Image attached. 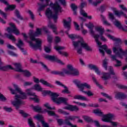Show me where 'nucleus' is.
I'll list each match as a JSON object with an SVG mask.
<instances>
[{
	"instance_id": "obj_17",
	"label": "nucleus",
	"mask_w": 127,
	"mask_h": 127,
	"mask_svg": "<svg viewBox=\"0 0 127 127\" xmlns=\"http://www.w3.org/2000/svg\"><path fill=\"white\" fill-rule=\"evenodd\" d=\"M55 49H56V50H57V51H59V54H61V55H64V56H65V57H68V53L67 52H61L59 51L65 49V47L56 46L55 47Z\"/></svg>"
},
{
	"instance_id": "obj_56",
	"label": "nucleus",
	"mask_w": 127,
	"mask_h": 127,
	"mask_svg": "<svg viewBox=\"0 0 127 127\" xmlns=\"http://www.w3.org/2000/svg\"><path fill=\"white\" fill-rule=\"evenodd\" d=\"M58 112L60 113V114H63V115H64L65 116H68V115H69V113L68 112H66V111H64L62 109H59L58 110Z\"/></svg>"
},
{
	"instance_id": "obj_58",
	"label": "nucleus",
	"mask_w": 127,
	"mask_h": 127,
	"mask_svg": "<svg viewBox=\"0 0 127 127\" xmlns=\"http://www.w3.org/2000/svg\"><path fill=\"white\" fill-rule=\"evenodd\" d=\"M66 125L70 127H77V125L72 124V123H71V122H69L68 120H66Z\"/></svg>"
},
{
	"instance_id": "obj_5",
	"label": "nucleus",
	"mask_w": 127,
	"mask_h": 127,
	"mask_svg": "<svg viewBox=\"0 0 127 127\" xmlns=\"http://www.w3.org/2000/svg\"><path fill=\"white\" fill-rule=\"evenodd\" d=\"M41 92H42L43 96H46V95H50V96H52V100L53 102L58 104V105L61 104V103H65L66 101H67V99L63 97L57 98L58 97H59V95L56 93L52 92L51 91L43 90V89H42Z\"/></svg>"
},
{
	"instance_id": "obj_52",
	"label": "nucleus",
	"mask_w": 127,
	"mask_h": 127,
	"mask_svg": "<svg viewBox=\"0 0 127 127\" xmlns=\"http://www.w3.org/2000/svg\"><path fill=\"white\" fill-rule=\"evenodd\" d=\"M73 103H74L75 104H76V105H78V106H81L83 108H86V107H87V104L85 103H82L79 102H75V101H74Z\"/></svg>"
},
{
	"instance_id": "obj_27",
	"label": "nucleus",
	"mask_w": 127,
	"mask_h": 127,
	"mask_svg": "<svg viewBox=\"0 0 127 127\" xmlns=\"http://www.w3.org/2000/svg\"><path fill=\"white\" fill-rule=\"evenodd\" d=\"M13 65L15 67V71L17 72H22V69H21V64L20 63H13Z\"/></svg>"
},
{
	"instance_id": "obj_62",
	"label": "nucleus",
	"mask_w": 127,
	"mask_h": 127,
	"mask_svg": "<svg viewBox=\"0 0 127 127\" xmlns=\"http://www.w3.org/2000/svg\"><path fill=\"white\" fill-rule=\"evenodd\" d=\"M28 13H29L31 19H32V20H33V19H34V14H33V13L32 12V11H31V10H29Z\"/></svg>"
},
{
	"instance_id": "obj_35",
	"label": "nucleus",
	"mask_w": 127,
	"mask_h": 127,
	"mask_svg": "<svg viewBox=\"0 0 127 127\" xmlns=\"http://www.w3.org/2000/svg\"><path fill=\"white\" fill-rule=\"evenodd\" d=\"M101 17L104 24H105V25H108V26L111 25V24L109 23V22H108L107 20H106V17H105L104 15H101Z\"/></svg>"
},
{
	"instance_id": "obj_39",
	"label": "nucleus",
	"mask_w": 127,
	"mask_h": 127,
	"mask_svg": "<svg viewBox=\"0 0 127 127\" xmlns=\"http://www.w3.org/2000/svg\"><path fill=\"white\" fill-rule=\"evenodd\" d=\"M28 123L29 124V126H30V127H35V124L33 123V120H32V119L29 118L28 119Z\"/></svg>"
},
{
	"instance_id": "obj_2",
	"label": "nucleus",
	"mask_w": 127,
	"mask_h": 127,
	"mask_svg": "<svg viewBox=\"0 0 127 127\" xmlns=\"http://www.w3.org/2000/svg\"><path fill=\"white\" fill-rule=\"evenodd\" d=\"M13 87L14 89H12L10 87H8V89L10 91L11 94H15V100L11 101V103L15 107L16 110H18L21 105H24V102L22 101L21 99H26V94L22 92L21 89L16 84L13 83Z\"/></svg>"
},
{
	"instance_id": "obj_3",
	"label": "nucleus",
	"mask_w": 127,
	"mask_h": 127,
	"mask_svg": "<svg viewBox=\"0 0 127 127\" xmlns=\"http://www.w3.org/2000/svg\"><path fill=\"white\" fill-rule=\"evenodd\" d=\"M113 53H115V55H112L111 58L113 61L116 62V64L114 65L115 67H121L122 65V62L117 59V57L123 58V56L126 54V52H124L121 48V45L118 43H116L115 47H113Z\"/></svg>"
},
{
	"instance_id": "obj_64",
	"label": "nucleus",
	"mask_w": 127,
	"mask_h": 127,
	"mask_svg": "<svg viewBox=\"0 0 127 127\" xmlns=\"http://www.w3.org/2000/svg\"><path fill=\"white\" fill-rule=\"evenodd\" d=\"M8 54L9 55H11V56H17V54H15L14 52L11 51H8Z\"/></svg>"
},
{
	"instance_id": "obj_44",
	"label": "nucleus",
	"mask_w": 127,
	"mask_h": 127,
	"mask_svg": "<svg viewBox=\"0 0 127 127\" xmlns=\"http://www.w3.org/2000/svg\"><path fill=\"white\" fill-rule=\"evenodd\" d=\"M5 35L9 39L12 40V41H15V38H14V36H13V35L12 34H5Z\"/></svg>"
},
{
	"instance_id": "obj_20",
	"label": "nucleus",
	"mask_w": 127,
	"mask_h": 127,
	"mask_svg": "<svg viewBox=\"0 0 127 127\" xmlns=\"http://www.w3.org/2000/svg\"><path fill=\"white\" fill-rule=\"evenodd\" d=\"M115 98L119 100L127 99V95L123 92H118L115 95Z\"/></svg>"
},
{
	"instance_id": "obj_49",
	"label": "nucleus",
	"mask_w": 127,
	"mask_h": 127,
	"mask_svg": "<svg viewBox=\"0 0 127 127\" xmlns=\"http://www.w3.org/2000/svg\"><path fill=\"white\" fill-rule=\"evenodd\" d=\"M31 85H33V82L31 81H25L23 83L24 87H27L28 86H31Z\"/></svg>"
},
{
	"instance_id": "obj_34",
	"label": "nucleus",
	"mask_w": 127,
	"mask_h": 127,
	"mask_svg": "<svg viewBox=\"0 0 127 127\" xmlns=\"http://www.w3.org/2000/svg\"><path fill=\"white\" fill-rule=\"evenodd\" d=\"M45 112H47V113H48V115L49 116H54V117H57V118H59V116H58V115H56L55 114V113L53 111H51L50 110H48L47 109L45 110Z\"/></svg>"
},
{
	"instance_id": "obj_54",
	"label": "nucleus",
	"mask_w": 127,
	"mask_h": 127,
	"mask_svg": "<svg viewBox=\"0 0 127 127\" xmlns=\"http://www.w3.org/2000/svg\"><path fill=\"white\" fill-rule=\"evenodd\" d=\"M102 0H97L96 1L91 3V4H92V5H94V6H97V5H98V4H99L102 2Z\"/></svg>"
},
{
	"instance_id": "obj_33",
	"label": "nucleus",
	"mask_w": 127,
	"mask_h": 127,
	"mask_svg": "<svg viewBox=\"0 0 127 127\" xmlns=\"http://www.w3.org/2000/svg\"><path fill=\"white\" fill-rule=\"evenodd\" d=\"M34 119H36V120H37L39 122H41V123H42V121H44L43 120V116L39 114L34 116Z\"/></svg>"
},
{
	"instance_id": "obj_42",
	"label": "nucleus",
	"mask_w": 127,
	"mask_h": 127,
	"mask_svg": "<svg viewBox=\"0 0 127 127\" xmlns=\"http://www.w3.org/2000/svg\"><path fill=\"white\" fill-rule=\"evenodd\" d=\"M103 67L105 68V70H108V60L107 59L103 61Z\"/></svg>"
},
{
	"instance_id": "obj_60",
	"label": "nucleus",
	"mask_w": 127,
	"mask_h": 127,
	"mask_svg": "<svg viewBox=\"0 0 127 127\" xmlns=\"http://www.w3.org/2000/svg\"><path fill=\"white\" fill-rule=\"evenodd\" d=\"M102 95L104 96L105 97V98H107V99H109V100H112V99H113V98L112 97V96H110V95H108L106 93H102Z\"/></svg>"
},
{
	"instance_id": "obj_10",
	"label": "nucleus",
	"mask_w": 127,
	"mask_h": 127,
	"mask_svg": "<svg viewBox=\"0 0 127 127\" xmlns=\"http://www.w3.org/2000/svg\"><path fill=\"white\" fill-rule=\"evenodd\" d=\"M108 70L110 73L108 72H102L101 73V78L103 81H107V80L111 79V75H115V72H114V69L112 66H109Z\"/></svg>"
},
{
	"instance_id": "obj_45",
	"label": "nucleus",
	"mask_w": 127,
	"mask_h": 127,
	"mask_svg": "<svg viewBox=\"0 0 127 127\" xmlns=\"http://www.w3.org/2000/svg\"><path fill=\"white\" fill-rule=\"evenodd\" d=\"M19 113L23 117V118H27V117L29 116V115L24 112L23 110H19Z\"/></svg>"
},
{
	"instance_id": "obj_19",
	"label": "nucleus",
	"mask_w": 127,
	"mask_h": 127,
	"mask_svg": "<svg viewBox=\"0 0 127 127\" xmlns=\"http://www.w3.org/2000/svg\"><path fill=\"white\" fill-rule=\"evenodd\" d=\"M48 27L49 28H51V29H52L53 32H54L55 34H58V33L57 32V27L56 26V25L53 24L51 21H49L48 24Z\"/></svg>"
},
{
	"instance_id": "obj_25",
	"label": "nucleus",
	"mask_w": 127,
	"mask_h": 127,
	"mask_svg": "<svg viewBox=\"0 0 127 127\" xmlns=\"http://www.w3.org/2000/svg\"><path fill=\"white\" fill-rule=\"evenodd\" d=\"M1 65L2 64L0 65V70L1 71H7L8 70H9V69H11V70H13L14 69L10 65H7L6 66H1Z\"/></svg>"
},
{
	"instance_id": "obj_15",
	"label": "nucleus",
	"mask_w": 127,
	"mask_h": 127,
	"mask_svg": "<svg viewBox=\"0 0 127 127\" xmlns=\"http://www.w3.org/2000/svg\"><path fill=\"white\" fill-rule=\"evenodd\" d=\"M31 89H27L26 90V93L29 96H32L33 97H30V100H33L36 103H38L39 102V100L37 98V96L35 95V93L31 92Z\"/></svg>"
},
{
	"instance_id": "obj_63",
	"label": "nucleus",
	"mask_w": 127,
	"mask_h": 127,
	"mask_svg": "<svg viewBox=\"0 0 127 127\" xmlns=\"http://www.w3.org/2000/svg\"><path fill=\"white\" fill-rule=\"evenodd\" d=\"M70 6L72 10H77V9L78 8V7H77V5L75 4H71Z\"/></svg>"
},
{
	"instance_id": "obj_13",
	"label": "nucleus",
	"mask_w": 127,
	"mask_h": 127,
	"mask_svg": "<svg viewBox=\"0 0 127 127\" xmlns=\"http://www.w3.org/2000/svg\"><path fill=\"white\" fill-rule=\"evenodd\" d=\"M33 81L34 83H36V84H38L39 82L42 83L43 85L47 86V87H49L50 88H54V85L50 84L48 82L44 80V79H41L39 80V78H36L35 77H33Z\"/></svg>"
},
{
	"instance_id": "obj_28",
	"label": "nucleus",
	"mask_w": 127,
	"mask_h": 127,
	"mask_svg": "<svg viewBox=\"0 0 127 127\" xmlns=\"http://www.w3.org/2000/svg\"><path fill=\"white\" fill-rule=\"evenodd\" d=\"M64 69L63 70V71H57V70H53L51 73L53 75H60V76H65V72H64Z\"/></svg>"
},
{
	"instance_id": "obj_59",
	"label": "nucleus",
	"mask_w": 127,
	"mask_h": 127,
	"mask_svg": "<svg viewBox=\"0 0 127 127\" xmlns=\"http://www.w3.org/2000/svg\"><path fill=\"white\" fill-rule=\"evenodd\" d=\"M45 107L47 108V109L48 110H55V108L54 107V108H51V107H50V105H49V104L48 103H46L45 105H44Z\"/></svg>"
},
{
	"instance_id": "obj_46",
	"label": "nucleus",
	"mask_w": 127,
	"mask_h": 127,
	"mask_svg": "<svg viewBox=\"0 0 127 127\" xmlns=\"http://www.w3.org/2000/svg\"><path fill=\"white\" fill-rule=\"evenodd\" d=\"M15 14L17 16V18H19V19H20L21 20H22L23 18L21 16H20V14H19V11L17 10H15Z\"/></svg>"
},
{
	"instance_id": "obj_26",
	"label": "nucleus",
	"mask_w": 127,
	"mask_h": 127,
	"mask_svg": "<svg viewBox=\"0 0 127 127\" xmlns=\"http://www.w3.org/2000/svg\"><path fill=\"white\" fill-rule=\"evenodd\" d=\"M65 109H66V110H69V111L74 112H78V111H79V108L76 106L73 105H69L67 106Z\"/></svg>"
},
{
	"instance_id": "obj_53",
	"label": "nucleus",
	"mask_w": 127,
	"mask_h": 127,
	"mask_svg": "<svg viewBox=\"0 0 127 127\" xmlns=\"http://www.w3.org/2000/svg\"><path fill=\"white\" fill-rule=\"evenodd\" d=\"M57 122L59 126H62V125H66L64 121H63V119H57Z\"/></svg>"
},
{
	"instance_id": "obj_7",
	"label": "nucleus",
	"mask_w": 127,
	"mask_h": 127,
	"mask_svg": "<svg viewBox=\"0 0 127 127\" xmlns=\"http://www.w3.org/2000/svg\"><path fill=\"white\" fill-rule=\"evenodd\" d=\"M72 45L74 46L75 49L81 46L82 48H84L87 51H92V48L90 47L83 38H81L80 39L77 41H72Z\"/></svg>"
},
{
	"instance_id": "obj_11",
	"label": "nucleus",
	"mask_w": 127,
	"mask_h": 127,
	"mask_svg": "<svg viewBox=\"0 0 127 127\" xmlns=\"http://www.w3.org/2000/svg\"><path fill=\"white\" fill-rule=\"evenodd\" d=\"M44 58H45L46 59H48V60H50V61H55V62L59 63V64H61V65H64V64L63 62L59 60L58 58H57V56L55 55L50 56L48 55H46L44 56Z\"/></svg>"
},
{
	"instance_id": "obj_31",
	"label": "nucleus",
	"mask_w": 127,
	"mask_h": 127,
	"mask_svg": "<svg viewBox=\"0 0 127 127\" xmlns=\"http://www.w3.org/2000/svg\"><path fill=\"white\" fill-rule=\"evenodd\" d=\"M76 119H80V117L79 116H68V117H66L65 119V124H66V121H68L69 123H70L69 121H75Z\"/></svg>"
},
{
	"instance_id": "obj_47",
	"label": "nucleus",
	"mask_w": 127,
	"mask_h": 127,
	"mask_svg": "<svg viewBox=\"0 0 127 127\" xmlns=\"http://www.w3.org/2000/svg\"><path fill=\"white\" fill-rule=\"evenodd\" d=\"M22 72H23L24 75L25 77H29L31 76V73L28 70H22Z\"/></svg>"
},
{
	"instance_id": "obj_38",
	"label": "nucleus",
	"mask_w": 127,
	"mask_h": 127,
	"mask_svg": "<svg viewBox=\"0 0 127 127\" xmlns=\"http://www.w3.org/2000/svg\"><path fill=\"white\" fill-rule=\"evenodd\" d=\"M15 8V5H9L7 6L6 8H5V11L7 10H13Z\"/></svg>"
},
{
	"instance_id": "obj_9",
	"label": "nucleus",
	"mask_w": 127,
	"mask_h": 127,
	"mask_svg": "<svg viewBox=\"0 0 127 127\" xmlns=\"http://www.w3.org/2000/svg\"><path fill=\"white\" fill-rule=\"evenodd\" d=\"M72 83L75 84L81 91H84L85 88H86L87 90L91 89V85H90V84L87 83H81V81L79 79H73L72 80Z\"/></svg>"
},
{
	"instance_id": "obj_1",
	"label": "nucleus",
	"mask_w": 127,
	"mask_h": 127,
	"mask_svg": "<svg viewBox=\"0 0 127 127\" xmlns=\"http://www.w3.org/2000/svg\"><path fill=\"white\" fill-rule=\"evenodd\" d=\"M42 3H38V5H39V7L38 9V11H41V10H44L45 7L49 5L50 7H51L53 9L54 13L52 12L50 8H48L46 10V15L48 18H53L55 22H57V19H58V13L62 12V7L60 6L58 1H56L55 3L52 2L49 4L50 0H40Z\"/></svg>"
},
{
	"instance_id": "obj_55",
	"label": "nucleus",
	"mask_w": 127,
	"mask_h": 127,
	"mask_svg": "<svg viewBox=\"0 0 127 127\" xmlns=\"http://www.w3.org/2000/svg\"><path fill=\"white\" fill-rule=\"evenodd\" d=\"M77 54L79 55H83V49L82 47L76 49Z\"/></svg>"
},
{
	"instance_id": "obj_30",
	"label": "nucleus",
	"mask_w": 127,
	"mask_h": 127,
	"mask_svg": "<svg viewBox=\"0 0 127 127\" xmlns=\"http://www.w3.org/2000/svg\"><path fill=\"white\" fill-rule=\"evenodd\" d=\"M32 89L33 90H35V91H37L38 92H41L43 88L38 84H35L32 87Z\"/></svg>"
},
{
	"instance_id": "obj_16",
	"label": "nucleus",
	"mask_w": 127,
	"mask_h": 127,
	"mask_svg": "<svg viewBox=\"0 0 127 127\" xmlns=\"http://www.w3.org/2000/svg\"><path fill=\"white\" fill-rule=\"evenodd\" d=\"M56 84H57V85H58V86H61V87H63V88H64V89L62 91V93L63 94H67V95L71 94V92L69 91V89L68 88V87H67L66 85L63 84V83H62L61 82L59 81H56Z\"/></svg>"
},
{
	"instance_id": "obj_40",
	"label": "nucleus",
	"mask_w": 127,
	"mask_h": 127,
	"mask_svg": "<svg viewBox=\"0 0 127 127\" xmlns=\"http://www.w3.org/2000/svg\"><path fill=\"white\" fill-rule=\"evenodd\" d=\"M96 30L98 31V32H99V34L100 35H103V34H104V28H102V27H97L96 28Z\"/></svg>"
},
{
	"instance_id": "obj_41",
	"label": "nucleus",
	"mask_w": 127,
	"mask_h": 127,
	"mask_svg": "<svg viewBox=\"0 0 127 127\" xmlns=\"http://www.w3.org/2000/svg\"><path fill=\"white\" fill-rule=\"evenodd\" d=\"M80 14H81V15H83V16H86V17H87V18H88V19H92V16H87V14L86 12H85V11H84V10L81 9L80 10Z\"/></svg>"
},
{
	"instance_id": "obj_48",
	"label": "nucleus",
	"mask_w": 127,
	"mask_h": 127,
	"mask_svg": "<svg viewBox=\"0 0 127 127\" xmlns=\"http://www.w3.org/2000/svg\"><path fill=\"white\" fill-rule=\"evenodd\" d=\"M83 119L85 122H87V123H91V122H92V119L89 116H83Z\"/></svg>"
},
{
	"instance_id": "obj_24",
	"label": "nucleus",
	"mask_w": 127,
	"mask_h": 127,
	"mask_svg": "<svg viewBox=\"0 0 127 127\" xmlns=\"http://www.w3.org/2000/svg\"><path fill=\"white\" fill-rule=\"evenodd\" d=\"M69 21H67L65 19H64V26L65 28H67V30H70V24H71V17H68Z\"/></svg>"
},
{
	"instance_id": "obj_22",
	"label": "nucleus",
	"mask_w": 127,
	"mask_h": 127,
	"mask_svg": "<svg viewBox=\"0 0 127 127\" xmlns=\"http://www.w3.org/2000/svg\"><path fill=\"white\" fill-rule=\"evenodd\" d=\"M115 14L118 17H121V15L125 16V18H127V14L124 13L123 11H115ZM125 23L127 25V19L125 20Z\"/></svg>"
},
{
	"instance_id": "obj_29",
	"label": "nucleus",
	"mask_w": 127,
	"mask_h": 127,
	"mask_svg": "<svg viewBox=\"0 0 127 127\" xmlns=\"http://www.w3.org/2000/svg\"><path fill=\"white\" fill-rule=\"evenodd\" d=\"M74 99L75 100H80L81 101H89V99H88L86 97L80 95L74 96Z\"/></svg>"
},
{
	"instance_id": "obj_23",
	"label": "nucleus",
	"mask_w": 127,
	"mask_h": 127,
	"mask_svg": "<svg viewBox=\"0 0 127 127\" xmlns=\"http://www.w3.org/2000/svg\"><path fill=\"white\" fill-rule=\"evenodd\" d=\"M106 35L110 39H111V40H113V41H116V42H118L119 43H122V40L120 38H116L114 37L113 36H112L110 34H108L107 33H105Z\"/></svg>"
},
{
	"instance_id": "obj_14",
	"label": "nucleus",
	"mask_w": 127,
	"mask_h": 127,
	"mask_svg": "<svg viewBox=\"0 0 127 127\" xmlns=\"http://www.w3.org/2000/svg\"><path fill=\"white\" fill-rule=\"evenodd\" d=\"M99 48H100L99 51L100 53L102 54V56H105V52L104 51V50L106 51L107 54H109V55L112 54V51L111 50V49H108V46H107V45H103L102 46H101L100 47H99Z\"/></svg>"
},
{
	"instance_id": "obj_61",
	"label": "nucleus",
	"mask_w": 127,
	"mask_h": 127,
	"mask_svg": "<svg viewBox=\"0 0 127 127\" xmlns=\"http://www.w3.org/2000/svg\"><path fill=\"white\" fill-rule=\"evenodd\" d=\"M53 39V36H52V35L48 36L47 40L49 43H51V42H52Z\"/></svg>"
},
{
	"instance_id": "obj_51",
	"label": "nucleus",
	"mask_w": 127,
	"mask_h": 127,
	"mask_svg": "<svg viewBox=\"0 0 127 127\" xmlns=\"http://www.w3.org/2000/svg\"><path fill=\"white\" fill-rule=\"evenodd\" d=\"M92 79H93L94 82H95V83L96 84V85L97 86V87L100 88V89H103V86L101 85V84H99V82H98V81H97V79H96L95 78V77H92Z\"/></svg>"
},
{
	"instance_id": "obj_37",
	"label": "nucleus",
	"mask_w": 127,
	"mask_h": 127,
	"mask_svg": "<svg viewBox=\"0 0 127 127\" xmlns=\"http://www.w3.org/2000/svg\"><path fill=\"white\" fill-rule=\"evenodd\" d=\"M65 33L66 34H67V35H68V37H69V38H70V39H71L72 40H74V39H76V38H78V37L77 35L73 34L69 35V34L68 33V31H66Z\"/></svg>"
},
{
	"instance_id": "obj_43",
	"label": "nucleus",
	"mask_w": 127,
	"mask_h": 127,
	"mask_svg": "<svg viewBox=\"0 0 127 127\" xmlns=\"http://www.w3.org/2000/svg\"><path fill=\"white\" fill-rule=\"evenodd\" d=\"M3 110H4L5 112H7V113H11V112H12V108L11 107H8L7 106H4L3 107Z\"/></svg>"
},
{
	"instance_id": "obj_57",
	"label": "nucleus",
	"mask_w": 127,
	"mask_h": 127,
	"mask_svg": "<svg viewBox=\"0 0 127 127\" xmlns=\"http://www.w3.org/2000/svg\"><path fill=\"white\" fill-rule=\"evenodd\" d=\"M40 64H41L43 68H44V69H45V70L47 71L48 72L50 71V70L48 69V67H47V66L45 65L43 63L40 62Z\"/></svg>"
},
{
	"instance_id": "obj_6",
	"label": "nucleus",
	"mask_w": 127,
	"mask_h": 127,
	"mask_svg": "<svg viewBox=\"0 0 127 127\" xmlns=\"http://www.w3.org/2000/svg\"><path fill=\"white\" fill-rule=\"evenodd\" d=\"M93 113L99 117H102V121L105 123H111L112 120L115 119L116 117L114 114L112 113L104 115V113L102 112L100 109H95L93 110Z\"/></svg>"
},
{
	"instance_id": "obj_50",
	"label": "nucleus",
	"mask_w": 127,
	"mask_h": 127,
	"mask_svg": "<svg viewBox=\"0 0 127 127\" xmlns=\"http://www.w3.org/2000/svg\"><path fill=\"white\" fill-rule=\"evenodd\" d=\"M82 92L84 93V94H86V95L89 97H91V96H94V94H93V92H92L91 90H88L87 91H83V90H82Z\"/></svg>"
},
{
	"instance_id": "obj_32",
	"label": "nucleus",
	"mask_w": 127,
	"mask_h": 127,
	"mask_svg": "<svg viewBox=\"0 0 127 127\" xmlns=\"http://www.w3.org/2000/svg\"><path fill=\"white\" fill-rule=\"evenodd\" d=\"M31 107L35 112H37V113H40L41 112L42 108L39 105L36 106L31 105Z\"/></svg>"
},
{
	"instance_id": "obj_12",
	"label": "nucleus",
	"mask_w": 127,
	"mask_h": 127,
	"mask_svg": "<svg viewBox=\"0 0 127 127\" xmlns=\"http://www.w3.org/2000/svg\"><path fill=\"white\" fill-rule=\"evenodd\" d=\"M9 24H10V26H11V28L8 27L7 28V32H8V33H12L13 32V33H14V34H15V35H19V31H18L17 28L15 27V25H14V24L12 23H10Z\"/></svg>"
},
{
	"instance_id": "obj_36",
	"label": "nucleus",
	"mask_w": 127,
	"mask_h": 127,
	"mask_svg": "<svg viewBox=\"0 0 127 127\" xmlns=\"http://www.w3.org/2000/svg\"><path fill=\"white\" fill-rule=\"evenodd\" d=\"M99 37H100V35H95L94 36V38L95 39V41H96L97 45H98L99 47H100L101 46H102V43H101L100 41H99Z\"/></svg>"
},
{
	"instance_id": "obj_4",
	"label": "nucleus",
	"mask_w": 127,
	"mask_h": 127,
	"mask_svg": "<svg viewBox=\"0 0 127 127\" xmlns=\"http://www.w3.org/2000/svg\"><path fill=\"white\" fill-rule=\"evenodd\" d=\"M41 31L42 29L39 28H37L35 33H34L33 31L31 30L30 31V32L29 33L30 39H31L32 41H35L36 42V44H34L31 41L28 42L30 46L32 47V48H40L41 47V40L40 39L35 38L37 36L41 35Z\"/></svg>"
},
{
	"instance_id": "obj_21",
	"label": "nucleus",
	"mask_w": 127,
	"mask_h": 127,
	"mask_svg": "<svg viewBox=\"0 0 127 127\" xmlns=\"http://www.w3.org/2000/svg\"><path fill=\"white\" fill-rule=\"evenodd\" d=\"M23 45H24L23 42H22L20 39H19L18 41V43L16 44V46L17 47H18V48H19V49H20L21 51L23 53V54L25 55V54H26V52L24 51L23 48H21L23 46Z\"/></svg>"
},
{
	"instance_id": "obj_8",
	"label": "nucleus",
	"mask_w": 127,
	"mask_h": 127,
	"mask_svg": "<svg viewBox=\"0 0 127 127\" xmlns=\"http://www.w3.org/2000/svg\"><path fill=\"white\" fill-rule=\"evenodd\" d=\"M64 72L65 75H72V76H79V70L74 68L71 64L67 65V69H64Z\"/></svg>"
},
{
	"instance_id": "obj_18",
	"label": "nucleus",
	"mask_w": 127,
	"mask_h": 127,
	"mask_svg": "<svg viewBox=\"0 0 127 127\" xmlns=\"http://www.w3.org/2000/svg\"><path fill=\"white\" fill-rule=\"evenodd\" d=\"M88 67L91 70H94L97 75H101V70L97 65L91 64L88 65Z\"/></svg>"
}]
</instances>
